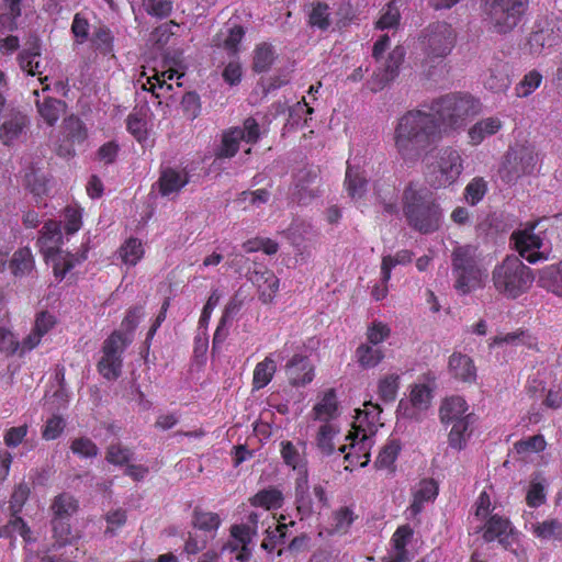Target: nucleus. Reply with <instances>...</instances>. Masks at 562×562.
<instances>
[{"instance_id": "f257e3e1", "label": "nucleus", "mask_w": 562, "mask_h": 562, "mask_svg": "<svg viewBox=\"0 0 562 562\" xmlns=\"http://www.w3.org/2000/svg\"><path fill=\"white\" fill-rule=\"evenodd\" d=\"M394 147L406 164H416L442 140L440 127L428 110H411L398 117L393 134Z\"/></svg>"}, {"instance_id": "f03ea898", "label": "nucleus", "mask_w": 562, "mask_h": 562, "mask_svg": "<svg viewBox=\"0 0 562 562\" xmlns=\"http://www.w3.org/2000/svg\"><path fill=\"white\" fill-rule=\"evenodd\" d=\"M477 100L469 94L449 93L434 100L428 109L440 127V136L462 131L470 117L477 113Z\"/></svg>"}, {"instance_id": "7ed1b4c3", "label": "nucleus", "mask_w": 562, "mask_h": 562, "mask_svg": "<svg viewBox=\"0 0 562 562\" xmlns=\"http://www.w3.org/2000/svg\"><path fill=\"white\" fill-rule=\"evenodd\" d=\"M403 213L407 224L420 234L438 231L442 222V210L428 191L409 184L403 193Z\"/></svg>"}, {"instance_id": "20e7f679", "label": "nucleus", "mask_w": 562, "mask_h": 562, "mask_svg": "<svg viewBox=\"0 0 562 562\" xmlns=\"http://www.w3.org/2000/svg\"><path fill=\"white\" fill-rule=\"evenodd\" d=\"M453 288L462 295L483 286L486 270L476 246L457 245L451 252Z\"/></svg>"}, {"instance_id": "39448f33", "label": "nucleus", "mask_w": 562, "mask_h": 562, "mask_svg": "<svg viewBox=\"0 0 562 562\" xmlns=\"http://www.w3.org/2000/svg\"><path fill=\"white\" fill-rule=\"evenodd\" d=\"M492 281L499 294L516 299L529 290L533 282V274L519 257L507 256L494 268Z\"/></svg>"}, {"instance_id": "423d86ee", "label": "nucleus", "mask_w": 562, "mask_h": 562, "mask_svg": "<svg viewBox=\"0 0 562 562\" xmlns=\"http://www.w3.org/2000/svg\"><path fill=\"white\" fill-rule=\"evenodd\" d=\"M63 241L60 223L48 221L44 224L38 245L46 260L52 265L54 274L57 280H63L76 265L86 260L85 252L80 256L65 252L59 249Z\"/></svg>"}, {"instance_id": "0eeeda50", "label": "nucleus", "mask_w": 562, "mask_h": 562, "mask_svg": "<svg viewBox=\"0 0 562 562\" xmlns=\"http://www.w3.org/2000/svg\"><path fill=\"white\" fill-rule=\"evenodd\" d=\"M538 226L544 229L551 227L558 232L559 236L562 235V213L543 216L526 229L513 234L512 237L519 255L530 263L546 260L550 250V245L546 238L533 232Z\"/></svg>"}, {"instance_id": "6e6552de", "label": "nucleus", "mask_w": 562, "mask_h": 562, "mask_svg": "<svg viewBox=\"0 0 562 562\" xmlns=\"http://www.w3.org/2000/svg\"><path fill=\"white\" fill-rule=\"evenodd\" d=\"M457 41V32L446 22L430 24L423 35V67L431 75V69L441 65L452 52Z\"/></svg>"}, {"instance_id": "1a4fd4ad", "label": "nucleus", "mask_w": 562, "mask_h": 562, "mask_svg": "<svg viewBox=\"0 0 562 562\" xmlns=\"http://www.w3.org/2000/svg\"><path fill=\"white\" fill-rule=\"evenodd\" d=\"M464 170V159L460 149L453 146L440 148L432 160L426 164V180L436 189L456 183Z\"/></svg>"}, {"instance_id": "9d476101", "label": "nucleus", "mask_w": 562, "mask_h": 562, "mask_svg": "<svg viewBox=\"0 0 562 562\" xmlns=\"http://www.w3.org/2000/svg\"><path fill=\"white\" fill-rule=\"evenodd\" d=\"M528 0H482L484 20L497 34L510 33L521 22Z\"/></svg>"}, {"instance_id": "9b49d317", "label": "nucleus", "mask_w": 562, "mask_h": 562, "mask_svg": "<svg viewBox=\"0 0 562 562\" xmlns=\"http://www.w3.org/2000/svg\"><path fill=\"white\" fill-rule=\"evenodd\" d=\"M562 43V19L550 14L539 16L532 24L526 48L532 56L547 55Z\"/></svg>"}, {"instance_id": "f8f14e48", "label": "nucleus", "mask_w": 562, "mask_h": 562, "mask_svg": "<svg viewBox=\"0 0 562 562\" xmlns=\"http://www.w3.org/2000/svg\"><path fill=\"white\" fill-rule=\"evenodd\" d=\"M538 155L530 146L516 145L510 147L503 157L498 169L501 180L506 184H515L524 177L537 170Z\"/></svg>"}, {"instance_id": "ddd939ff", "label": "nucleus", "mask_w": 562, "mask_h": 562, "mask_svg": "<svg viewBox=\"0 0 562 562\" xmlns=\"http://www.w3.org/2000/svg\"><path fill=\"white\" fill-rule=\"evenodd\" d=\"M131 339L121 331H114L103 342L102 357L98 362L100 374L106 380H115L122 372V355Z\"/></svg>"}, {"instance_id": "4468645a", "label": "nucleus", "mask_w": 562, "mask_h": 562, "mask_svg": "<svg viewBox=\"0 0 562 562\" xmlns=\"http://www.w3.org/2000/svg\"><path fill=\"white\" fill-rule=\"evenodd\" d=\"M318 168L307 166L300 169L295 176L292 188V196L300 204H307L315 199L318 193Z\"/></svg>"}, {"instance_id": "2eb2a0df", "label": "nucleus", "mask_w": 562, "mask_h": 562, "mask_svg": "<svg viewBox=\"0 0 562 562\" xmlns=\"http://www.w3.org/2000/svg\"><path fill=\"white\" fill-rule=\"evenodd\" d=\"M405 57V49L397 45L387 55L386 58H380L378 70L374 72L371 90H382L390 81L394 80L398 75L400 66Z\"/></svg>"}, {"instance_id": "dca6fc26", "label": "nucleus", "mask_w": 562, "mask_h": 562, "mask_svg": "<svg viewBox=\"0 0 562 562\" xmlns=\"http://www.w3.org/2000/svg\"><path fill=\"white\" fill-rule=\"evenodd\" d=\"M513 69L508 61L493 57L488 67L482 76L484 87L494 92H505L512 83Z\"/></svg>"}, {"instance_id": "f3484780", "label": "nucleus", "mask_w": 562, "mask_h": 562, "mask_svg": "<svg viewBox=\"0 0 562 562\" xmlns=\"http://www.w3.org/2000/svg\"><path fill=\"white\" fill-rule=\"evenodd\" d=\"M258 521L259 515L257 513H251L248 516L247 524L235 525L231 529L234 541L226 544L224 550L229 549L231 551H236L240 547V551L236 555V559L239 562H246L250 557V551L247 546L251 541L252 536L257 532Z\"/></svg>"}, {"instance_id": "a211bd4d", "label": "nucleus", "mask_w": 562, "mask_h": 562, "mask_svg": "<svg viewBox=\"0 0 562 562\" xmlns=\"http://www.w3.org/2000/svg\"><path fill=\"white\" fill-rule=\"evenodd\" d=\"M431 390L426 384H416L412 387L409 401H401L397 412L406 418L417 419L420 412L430 406Z\"/></svg>"}, {"instance_id": "6ab92c4d", "label": "nucleus", "mask_w": 562, "mask_h": 562, "mask_svg": "<svg viewBox=\"0 0 562 562\" xmlns=\"http://www.w3.org/2000/svg\"><path fill=\"white\" fill-rule=\"evenodd\" d=\"M351 440L345 459L351 467H366L370 461V450L374 443L373 437L362 432H351L348 437Z\"/></svg>"}, {"instance_id": "aec40b11", "label": "nucleus", "mask_w": 562, "mask_h": 562, "mask_svg": "<svg viewBox=\"0 0 562 562\" xmlns=\"http://www.w3.org/2000/svg\"><path fill=\"white\" fill-rule=\"evenodd\" d=\"M503 126L504 122L496 115L483 117L468 128V144L479 146L486 138L496 135Z\"/></svg>"}, {"instance_id": "412c9836", "label": "nucleus", "mask_w": 562, "mask_h": 562, "mask_svg": "<svg viewBox=\"0 0 562 562\" xmlns=\"http://www.w3.org/2000/svg\"><path fill=\"white\" fill-rule=\"evenodd\" d=\"M29 126V119L20 111H11L5 114L3 123L0 126V140L4 145H10L19 139Z\"/></svg>"}, {"instance_id": "4be33fe9", "label": "nucleus", "mask_w": 562, "mask_h": 562, "mask_svg": "<svg viewBox=\"0 0 562 562\" xmlns=\"http://www.w3.org/2000/svg\"><path fill=\"white\" fill-rule=\"evenodd\" d=\"M286 376L294 386H304L314 379V367L307 357L295 355L285 366Z\"/></svg>"}, {"instance_id": "5701e85b", "label": "nucleus", "mask_w": 562, "mask_h": 562, "mask_svg": "<svg viewBox=\"0 0 562 562\" xmlns=\"http://www.w3.org/2000/svg\"><path fill=\"white\" fill-rule=\"evenodd\" d=\"M363 409H358L353 422L352 432H362L369 437H373L378 430L380 423L381 408L378 404L371 402L364 403Z\"/></svg>"}, {"instance_id": "b1692460", "label": "nucleus", "mask_w": 562, "mask_h": 562, "mask_svg": "<svg viewBox=\"0 0 562 562\" xmlns=\"http://www.w3.org/2000/svg\"><path fill=\"white\" fill-rule=\"evenodd\" d=\"M483 538L487 542L498 540L503 547L507 548L513 539L510 522L502 516L492 515L484 525Z\"/></svg>"}, {"instance_id": "393cba45", "label": "nucleus", "mask_w": 562, "mask_h": 562, "mask_svg": "<svg viewBox=\"0 0 562 562\" xmlns=\"http://www.w3.org/2000/svg\"><path fill=\"white\" fill-rule=\"evenodd\" d=\"M188 181V173L183 169L166 168L161 171L157 184L161 195L170 196L179 193Z\"/></svg>"}, {"instance_id": "a878e982", "label": "nucleus", "mask_w": 562, "mask_h": 562, "mask_svg": "<svg viewBox=\"0 0 562 562\" xmlns=\"http://www.w3.org/2000/svg\"><path fill=\"white\" fill-rule=\"evenodd\" d=\"M450 373L459 381L474 383L476 381V367L473 360L463 353L454 352L449 358Z\"/></svg>"}, {"instance_id": "bb28decb", "label": "nucleus", "mask_w": 562, "mask_h": 562, "mask_svg": "<svg viewBox=\"0 0 562 562\" xmlns=\"http://www.w3.org/2000/svg\"><path fill=\"white\" fill-rule=\"evenodd\" d=\"M474 422V414H468L463 419L452 423V427L448 436V443L450 448L460 451L467 447L468 440L472 435V426Z\"/></svg>"}, {"instance_id": "cd10ccee", "label": "nucleus", "mask_w": 562, "mask_h": 562, "mask_svg": "<svg viewBox=\"0 0 562 562\" xmlns=\"http://www.w3.org/2000/svg\"><path fill=\"white\" fill-rule=\"evenodd\" d=\"M245 36V30L241 25L234 24L226 26L215 36L214 45L223 48L228 55H236L239 50V44Z\"/></svg>"}, {"instance_id": "c85d7f7f", "label": "nucleus", "mask_w": 562, "mask_h": 562, "mask_svg": "<svg viewBox=\"0 0 562 562\" xmlns=\"http://www.w3.org/2000/svg\"><path fill=\"white\" fill-rule=\"evenodd\" d=\"M438 494V486L432 480L422 481L414 493L411 506L407 508L409 517L417 516L424 508V504L432 502Z\"/></svg>"}, {"instance_id": "c756f323", "label": "nucleus", "mask_w": 562, "mask_h": 562, "mask_svg": "<svg viewBox=\"0 0 562 562\" xmlns=\"http://www.w3.org/2000/svg\"><path fill=\"white\" fill-rule=\"evenodd\" d=\"M469 406L465 400L461 396H451L443 401L440 407V420L443 424H452L457 423V420H461L469 413H467Z\"/></svg>"}, {"instance_id": "7c9ffc66", "label": "nucleus", "mask_w": 562, "mask_h": 562, "mask_svg": "<svg viewBox=\"0 0 562 562\" xmlns=\"http://www.w3.org/2000/svg\"><path fill=\"white\" fill-rule=\"evenodd\" d=\"M34 94L37 98L36 106L41 117L49 126H53L65 112L66 103L55 98H45L43 101H40V93L37 90H34Z\"/></svg>"}, {"instance_id": "2f4dec72", "label": "nucleus", "mask_w": 562, "mask_h": 562, "mask_svg": "<svg viewBox=\"0 0 562 562\" xmlns=\"http://www.w3.org/2000/svg\"><path fill=\"white\" fill-rule=\"evenodd\" d=\"M295 502L300 514L307 516L312 513V497L305 469L297 471V477L295 480Z\"/></svg>"}, {"instance_id": "473e14b6", "label": "nucleus", "mask_w": 562, "mask_h": 562, "mask_svg": "<svg viewBox=\"0 0 562 562\" xmlns=\"http://www.w3.org/2000/svg\"><path fill=\"white\" fill-rule=\"evenodd\" d=\"M40 56V45L37 40H34L27 48H24L19 54L18 61L20 68L31 76L41 75L43 70L40 60H37Z\"/></svg>"}, {"instance_id": "72a5a7b5", "label": "nucleus", "mask_w": 562, "mask_h": 562, "mask_svg": "<svg viewBox=\"0 0 562 562\" xmlns=\"http://www.w3.org/2000/svg\"><path fill=\"white\" fill-rule=\"evenodd\" d=\"M255 282L258 285L259 297L265 303H271L279 291V279L272 271L256 272Z\"/></svg>"}, {"instance_id": "f704fd0d", "label": "nucleus", "mask_w": 562, "mask_h": 562, "mask_svg": "<svg viewBox=\"0 0 562 562\" xmlns=\"http://www.w3.org/2000/svg\"><path fill=\"white\" fill-rule=\"evenodd\" d=\"M345 187L349 196L353 200L360 199L367 191V179L359 167H355L348 162Z\"/></svg>"}, {"instance_id": "c9c22d12", "label": "nucleus", "mask_w": 562, "mask_h": 562, "mask_svg": "<svg viewBox=\"0 0 562 562\" xmlns=\"http://www.w3.org/2000/svg\"><path fill=\"white\" fill-rule=\"evenodd\" d=\"M10 273L14 277H23L31 273L34 268V258L31 250L26 247L20 248L10 259Z\"/></svg>"}, {"instance_id": "e433bc0d", "label": "nucleus", "mask_w": 562, "mask_h": 562, "mask_svg": "<svg viewBox=\"0 0 562 562\" xmlns=\"http://www.w3.org/2000/svg\"><path fill=\"white\" fill-rule=\"evenodd\" d=\"M538 282L541 288L562 297V267L552 265L543 268Z\"/></svg>"}, {"instance_id": "4c0bfd02", "label": "nucleus", "mask_w": 562, "mask_h": 562, "mask_svg": "<svg viewBox=\"0 0 562 562\" xmlns=\"http://www.w3.org/2000/svg\"><path fill=\"white\" fill-rule=\"evenodd\" d=\"M53 518L69 519L78 510V502L68 493L57 495L50 505Z\"/></svg>"}, {"instance_id": "58836bf2", "label": "nucleus", "mask_w": 562, "mask_h": 562, "mask_svg": "<svg viewBox=\"0 0 562 562\" xmlns=\"http://www.w3.org/2000/svg\"><path fill=\"white\" fill-rule=\"evenodd\" d=\"M383 358L384 351L381 347L364 342L356 349V359L364 369L376 367Z\"/></svg>"}, {"instance_id": "ea45409f", "label": "nucleus", "mask_w": 562, "mask_h": 562, "mask_svg": "<svg viewBox=\"0 0 562 562\" xmlns=\"http://www.w3.org/2000/svg\"><path fill=\"white\" fill-rule=\"evenodd\" d=\"M356 519V515L350 507H340L331 516L329 535H345Z\"/></svg>"}, {"instance_id": "a19ab883", "label": "nucleus", "mask_w": 562, "mask_h": 562, "mask_svg": "<svg viewBox=\"0 0 562 562\" xmlns=\"http://www.w3.org/2000/svg\"><path fill=\"white\" fill-rule=\"evenodd\" d=\"M276 59V50L271 44L260 43L254 50L252 68L256 72H267Z\"/></svg>"}, {"instance_id": "79ce46f5", "label": "nucleus", "mask_w": 562, "mask_h": 562, "mask_svg": "<svg viewBox=\"0 0 562 562\" xmlns=\"http://www.w3.org/2000/svg\"><path fill=\"white\" fill-rule=\"evenodd\" d=\"M243 140L240 127H232L223 134L222 145L216 153L217 158H231L239 149V143Z\"/></svg>"}, {"instance_id": "37998d69", "label": "nucleus", "mask_w": 562, "mask_h": 562, "mask_svg": "<svg viewBox=\"0 0 562 562\" xmlns=\"http://www.w3.org/2000/svg\"><path fill=\"white\" fill-rule=\"evenodd\" d=\"M251 504L266 510L278 509L283 505V494L274 487L265 488L251 498Z\"/></svg>"}, {"instance_id": "c03bdc74", "label": "nucleus", "mask_w": 562, "mask_h": 562, "mask_svg": "<svg viewBox=\"0 0 562 562\" xmlns=\"http://www.w3.org/2000/svg\"><path fill=\"white\" fill-rule=\"evenodd\" d=\"M530 530L541 540H562V522L555 519L531 524Z\"/></svg>"}, {"instance_id": "a18cd8bd", "label": "nucleus", "mask_w": 562, "mask_h": 562, "mask_svg": "<svg viewBox=\"0 0 562 562\" xmlns=\"http://www.w3.org/2000/svg\"><path fill=\"white\" fill-rule=\"evenodd\" d=\"M337 398L334 390L327 391L322 400L314 406L313 414L316 419L329 420L336 416Z\"/></svg>"}, {"instance_id": "49530a36", "label": "nucleus", "mask_w": 562, "mask_h": 562, "mask_svg": "<svg viewBox=\"0 0 562 562\" xmlns=\"http://www.w3.org/2000/svg\"><path fill=\"white\" fill-rule=\"evenodd\" d=\"M276 370L277 366L271 357H267L259 362L254 371V387L258 390L265 387L271 381Z\"/></svg>"}, {"instance_id": "de8ad7c7", "label": "nucleus", "mask_w": 562, "mask_h": 562, "mask_svg": "<svg viewBox=\"0 0 562 562\" xmlns=\"http://www.w3.org/2000/svg\"><path fill=\"white\" fill-rule=\"evenodd\" d=\"M144 256L139 239L130 238L120 248V257L125 265L135 266Z\"/></svg>"}, {"instance_id": "09e8293b", "label": "nucleus", "mask_w": 562, "mask_h": 562, "mask_svg": "<svg viewBox=\"0 0 562 562\" xmlns=\"http://www.w3.org/2000/svg\"><path fill=\"white\" fill-rule=\"evenodd\" d=\"M400 387V374H386L379 381L378 393L380 398L385 403L393 402L397 396Z\"/></svg>"}, {"instance_id": "8fccbe9b", "label": "nucleus", "mask_w": 562, "mask_h": 562, "mask_svg": "<svg viewBox=\"0 0 562 562\" xmlns=\"http://www.w3.org/2000/svg\"><path fill=\"white\" fill-rule=\"evenodd\" d=\"M413 259V254L409 250H400L394 256H384L381 263V274L383 282H389L391 279V271L396 265L409 263Z\"/></svg>"}, {"instance_id": "3c124183", "label": "nucleus", "mask_w": 562, "mask_h": 562, "mask_svg": "<svg viewBox=\"0 0 562 562\" xmlns=\"http://www.w3.org/2000/svg\"><path fill=\"white\" fill-rule=\"evenodd\" d=\"M542 75L532 69L527 72L522 79L516 85L515 93L518 98H527L531 93H533L542 82Z\"/></svg>"}, {"instance_id": "603ef678", "label": "nucleus", "mask_w": 562, "mask_h": 562, "mask_svg": "<svg viewBox=\"0 0 562 562\" xmlns=\"http://www.w3.org/2000/svg\"><path fill=\"white\" fill-rule=\"evenodd\" d=\"M308 18L310 24L322 31H326L331 24L330 10L326 3H313Z\"/></svg>"}, {"instance_id": "864d4df0", "label": "nucleus", "mask_w": 562, "mask_h": 562, "mask_svg": "<svg viewBox=\"0 0 562 562\" xmlns=\"http://www.w3.org/2000/svg\"><path fill=\"white\" fill-rule=\"evenodd\" d=\"M401 445L396 439H390L380 451L375 465L380 469H391L395 462Z\"/></svg>"}, {"instance_id": "5fc2aeb1", "label": "nucleus", "mask_w": 562, "mask_h": 562, "mask_svg": "<svg viewBox=\"0 0 562 562\" xmlns=\"http://www.w3.org/2000/svg\"><path fill=\"white\" fill-rule=\"evenodd\" d=\"M64 130L67 137L74 143H82L88 136L83 122L75 115H70L64 120Z\"/></svg>"}, {"instance_id": "6e6d98bb", "label": "nucleus", "mask_w": 562, "mask_h": 562, "mask_svg": "<svg viewBox=\"0 0 562 562\" xmlns=\"http://www.w3.org/2000/svg\"><path fill=\"white\" fill-rule=\"evenodd\" d=\"M487 192V182L482 177L473 178L464 189V196L468 203L476 205Z\"/></svg>"}, {"instance_id": "4d7b16f0", "label": "nucleus", "mask_w": 562, "mask_h": 562, "mask_svg": "<svg viewBox=\"0 0 562 562\" xmlns=\"http://www.w3.org/2000/svg\"><path fill=\"white\" fill-rule=\"evenodd\" d=\"M400 9L396 1H391L382 9V14L376 21V29L386 30L396 27L400 23Z\"/></svg>"}, {"instance_id": "13d9d810", "label": "nucleus", "mask_w": 562, "mask_h": 562, "mask_svg": "<svg viewBox=\"0 0 562 562\" xmlns=\"http://www.w3.org/2000/svg\"><path fill=\"white\" fill-rule=\"evenodd\" d=\"M281 456L289 467L293 470H303L304 469V460L297 447H295L291 441L281 442Z\"/></svg>"}, {"instance_id": "bf43d9fd", "label": "nucleus", "mask_w": 562, "mask_h": 562, "mask_svg": "<svg viewBox=\"0 0 562 562\" xmlns=\"http://www.w3.org/2000/svg\"><path fill=\"white\" fill-rule=\"evenodd\" d=\"M53 536L55 538V544L53 548H60L70 543L71 529L69 519H52Z\"/></svg>"}, {"instance_id": "052dcab7", "label": "nucleus", "mask_w": 562, "mask_h": 562, "mask_svg": "<svg viewBox=\"0 0 562 562\" xmlns=\"http://www.w3.org/2000/svg\"><path fill=\"white\" fill-rule=\"evenodd\" d=\"M366 336L367 344L379 347L380 344L391 336V328L380 321H373L369 325Z\"/></svg>"}, {"instance_id": "680f3d73", "label": "nucleus", "mask_w": 562, "mask_h": 562, "mask_svg": "<svg viewBox=\"0 0 562 562\" xmlns=\"http://www.w3.org/2000/svg\"><path fill=\"white\" fill-rule=\"evenodd\" d=\"M194 527L203 531H215L221 525V518L215 513L195 512L193 519Z\"/></svg>"}, {"instance_id": "e2e57ef3", "label": "nucleus", "mask_w": 562, "mask_h": 562, "mask_svg": "<svg viewBox=\"0 0 562 562\" xmlns=\"http://www.w3.org/2000/svg\"><path fill=\"white\" fill-rule=\"evenodd\" d=\"M93 47L102 54H109L113 49V36L109 29L99 27L91 38Z\"/></svg>"}, {"instance_id": "0e129e2a", "label": "nucleus", "mask_w": 562, "mask_h": 562, "mask_svg": "<svg viewBox=\"0 0 562 562\" xmlns=\"http://www.w3.org/2000/svg\"><path fill=\"white\" fill-rule=\"evenodd\" d=\"M70 449L75 454L81 458H94L99 453L97 445L86 437L74 439Z\"/></svg>"}, {"instance_id": "69168bd1", "label": "nucleus", "mask_w": 562, "mask_h": 562, "mask_svg": "<svg viewBox=\"0 0 562 562\" xmlns=\"http://www.w3.org/2000/svg\"><path fill=\"white\" fill-rule=\"evenodd\" d=\"M105 459L112 464L123 465L133 459V452L121 443H113L108 448Z\"/></svg>"}, {"instance_id": "338daca9", "label": "nucleus", "mask_w": 562, "mask_h": 562, "mask_svg": "<svg viewBox=\"0 0 562 562\" xmlns=\"http://www.w3.org/2000/svg\"><path fill=\"white\" fill-rule=\"evenodd\" d=\"M336 435L335 428L329 424L321 426L317 434V446L325 454L334 452V437Z\"/></svg>"}, {"instance_id": "774afa93", "label": "nucleus", "mask_w": 562, "mask_h": 562, "mask_svg": "<svg viewBox=\"0 0 562 562\" xmlns=\"http://www.w3.org/2000/svg\"><path fill=\"white\" fill-rule=\"evenodd\" d=\"M127 131L138 140L146 138V121L140 113H131L126 120Z\"/></svg>"}]
</instances>
